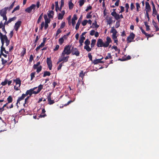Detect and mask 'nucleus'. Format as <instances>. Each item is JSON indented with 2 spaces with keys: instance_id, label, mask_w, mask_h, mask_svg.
Returning a JSON list of instances; mask_svg holds the SVG:
<instances>
[{
  "instance_id": "13",
  "label": "nucleus",
  "mask_w": 159,
  "mask_h": 159,
  "mask_svg": "<svg viewBox=\"0 0 159 159\" xmlns=\"http://www.w3.org/2000/svg\"><path fill=\"white\" fill-rule=\"evenodd\" d=\"M111 15L114 17L116 20H118L120 19V15L117 14L115 11L112 12Z\"/></svg>"
},
{
  "instance_id": "14",
  "label": "nucleus",
  "mask_w": 159,
  "mask_h": 159,
  "mask_svg": "<svg viewBox=\"0 0 159 159\" xmlns=\"http://www.w3.org/2000/svg\"><path fill=\"white\" fill-rule=\"evenodd\" d=\"M151 10V7L149 5V3L148 2H145V11L146 12H149Z\"/></svg>"
},
{
  "instance_id": "26",
  "label": "nucleus",
  "mask_w": 159,
  "mask_h": 159,
  "mask_svg": "<svg viewBox=\"0 0 159 159\" xmlns=\"http://www.w3.org/2000/svg\"><path fill=\"white\" fill-rule=\"evenodd\" d=\"M113 61V60H111V61H110V62L109 63H107L106 65H105V66H101V67H100V69H102L104 67L107 68L108 67L109 64L112 63Z\"/></svg>"
},
{
  "instance_id": "52",
  "label": "nucleus",
  "mask_w": 159,
  "mask_h": 159,
  "mask_svg": "<svg viewBox=\"0 0 159 159\" xmlns=\"http://www.w3.org/2000/svg\"><path fill=\"white\" fill-rule=\"evenodd\" d=\"M92 17L91 15V13H88L86 15V18L87 19L90 18Z\"/></svg>"
},
{
  "instance_id": "58",
  "label": "nucleus",
  "mask_w": 159,
  "mask_h": 159,
  "mask_svg": "<svg viewBox=\"0 0 159 159\" xmlns=\"http://www.w3.org/2000/svg\"><path fill=\"white\" fill-rule=\"evenodd\" d=\"M65 22L62 23L60 27V28L62 29L65 26Z\"/></svg>"
},
{
  "instance_id": "55",
  "label": "nucleus",
  "mask_w": 159,
  "mask_h": 159,
  "mask_svg": "<svg viewBox=\"0 0 159 159\" xmlns=\"http://www.w3.org/2000/svg\"><path fill=\"white\" fill-rule=\"evenodd\" d=\"M42 18V14H41L40 16L39 17L38 21H37V23H39L40 21H41V20Z\"/></svg>"
},
{
  "instance_id": "10",
  "label": "nucleus",
  "mask_w": 159,
  "mask_h": 159,
  "mask_svg": "<svg viewBox=\"0 0 159 159\" xmlns=\"http://www.w3.org/2000/svg\"><path fill=\"white\" fill-rule=\"evenodd\" d=\"M71 52L72 55H75L77 56L80 55V52L76 48H72L71 49Z\"/></svg>"
},
{
  "instance_id": "5",
  "label": "nucleus",
  "mask_w": 159,
  "mask_h": 159,
  "mask_svg": "<svg viewBox=\"0 0 159 159\" xmlns=\"http://www.w3.org/2000/svg\"><path fill=\"white\" fill-rule=\"evenodd\" d=\"M37 87H34L33 89H30L29 90H28L26 91L25 93V95L27 96L28 95H29V96H30L32 94H36L37 93L36 92V90H35L36 89H37Z\"/></svg>"
},
{
  "instance_id": "30",
  "label": "nucleus",
  "mask_w": 159,
  "mask_h": 159,
  "mask_svg": "<svg viewBox=\"0 0 159 159\" xmlns=\"http://www.w3.org/2000/svg\"><path fill=\"white\" fill-rule=\"evenodd\" d=\"M50 74H51L49 72L46 71L44 72V74L43 75V76L45 77L46 76H50Z\"/></svg>"
},
{
  "instance_id": "53",
  "label": "nucleus",
  "mask_w": 159,
  "mask_h": 159,
  "mask_svg": "<svg viewBox=\"0 0 159 159\" xmlns=\"http://www.w3.org/2000/svg\"><path fill=\"white\" fill-rule=\"evenodd\" d=\"M117 36L116 35H112L111 37L113 40L117 39Z\"/></svg>"
},
{
  "instance_id": "63",
  "label": "nucleus",
  "mask_w": 159,
  "mask_h": 159,
  "mask_svg": "<svg viewBox=\"0 0 159 159\" xmlns=\"http://www.w3.org/2000/svg\"><path fill=\"white\" fill-rule=\"evenodd\" d=\"M71 23L72 26H74L75 25V20H71Z\"/></svg>"
},
{
  "instance_id": "18",
  "label": "nucleus",
  "mask_w": 159,
  "mask_h": 159,
  "mask_svg": "<svg viewBox=\"0 0 159 159\" xmlns=\"http://www.w3.org/2000/svg\"><path fill=\"white\" fill-rule=\"evenodd\" d=\"M26 96V95H25V94H23L19 98H18L17 100L16 104H17L20 101L23 100Z\"/></svg>"
},
{
  "instance_id": "11",
  "label": "nucleus",
  "mask_w": 159,
  "mask_h": 159,
  "mask_svg": "<svg viewBox=\"0 0 159 159\" xmlns=\"http://www.w3.org/2000/svg\"><path fill=\"white\" fill-rule=\"evenodd\" d=\"M46 62L49 70L52 69V64L51 58H47Z\"/></svg>"
},
{
  "instance_id": "51",
  "label": "nucleus",
  "mask_w": 159,
  "mask_h": 159,
  "mask_svg": "<svg viewBox=\"0 0 159 159\" xmlns=\"http://www.w3.org/2000/svg\"><path fill=\"white\" fill-rule=\"evenodd\" d=\"M35 73L33 72L31 74L30 76H31V80H32L34 78V75H35Z\"/></svg>"
},
{
  "instance_id": "41",
  "label": "nucleus",
  "mask_w": 159,
  "mask_h": 159,
  "mask_svg": "<svg viewBox=\"0 0 159 159\" xmlns=\"http://www.w3.org/2000/svg\"><path fill=\"white\" fill-rule=\"evenodd\" d=\"M85 39V38L84 36L81 37L79 41V42L83 43L84 40Z\"/></svg>"
},
{
  "instance_id": "23",
  "label": "nucleus",
  "mask_w": 159,
  "mask_h": 159,
  "mask_svg": "<svg viewBox=\"0 0 159 159\" xmlns=\"http://www.w3.org/2000/svg\"><path fill=\"white\" fill-rule=\"evenodd\" d=\"M3 51H4L6 53H8V52L6 51V50L5 49V48L3 47V46H2V45L1 47V53H3Z\"/></svg>"
},
{
  "instance_id": "59",
  "label": "nucleus",
  "mask_w": 159,
  "mask_h": 159,
  "mask_svg": "<svg viewBox=\"0 0 159 159\" xmlns=\"http://www.w3.org/2000/svg\"><path fill=\"white\" fill-rule=\"evenodd\" d=\"M88 57L89 58V59L91 61H92V57L91 55L89 53L88 54Z\"/></svg>"
},
{
  "instance_id": "25",
  "label": "nucleus",
  "mask_w": 159,
  "mask_h": 159,
  "mask_svg": "<svg viewBox=\"0 0 159 159\" xmlns=\"http://www.w3.org/2000/svg\"><path fill=\"white\" fill-rule=\"evenodd\" d=\"M43 85H40L39 86L38 89L37 90H36V92L37 93H38L41 90V89L43 88Z\"/></svg>"
},
{
  "instance_id": "4",
  "label": "nucleus",
  "mask_w": 159,
  "mask_h": 159,
  "mask_svg": "<svg viewBox=\"0 0 159 159\" xmlns=\"http://www.w3.org/2000/svg\"><path fill=\"white\" fill-rule=\"evenodd\" d=\"M13 81L16 83V85L14 86V89L16 90H19V87L21 85V80L19 78H17L14 80Z\"/></svg>"
},
{
  "instance_id": "32",
  "label": "nucleus",
  "mask_w": 159,
  "mask_h": 159,
  "mask_svg": "<svg viewBox=\"0 0 159 159\" xmlns=\"http://www.w3.org/2000/svg\"><path fill=\"white\" fill-rule=\"evenodd\" d=\"M109 58H112V56L111 55V54L110 53H108L107 54V56H106L105 58V59H107Z\"/></svg>"
},
{
  "instance_id": "3",
  "label": "nucleus",
  "mask_w": 159,
  "mask_h": 159,
  "mask_svg": "<svg viewBox=\"0 0 159 159\" xmlns=\"http://www.w3.org/2000/svg\"><path fill=\"white\" fill-rule=\"evenodd\" d=\"M66 55V54L62 53L61 56L59 59L57 63V64H58L62 61H63V62H66L68 61L69 56H65Z\"/></svg>"
},
{
  "instance_id": "49",
  "label": "nucleus",
  "mask_w": 159,
  "mask_h": 159,
  "mask_svg": "<svg viewBox=\"0 0 159 159\" xmlns=\"http://www.w3.org/2000/svg\"><path fill=\"white\" fill-rule=\"evenodd\" d=\"M61 31L60 30V29H58L57 31L56 36H57L58 34H59L60 33H61Z\"/></svg>"
},
{
  "instance_id": "43",
  "label": "nucleus",
  "mask_w": 159,
  "mask_h": 159,
  "mask_svg": "<svg viewBox=\"0 0 159 159\" xmlns=\"http://www.w3.org/2000/svg\"><path fill=\"white\" fill-rule=\"evenodd\" d=\"M36 69H37L36 72L38 73L41 70L42 67L41 66H40L38 67H37V68Z\"/></svg>"
},
{
  "instance_id": "21",
  "label": "nucleus",
  "mask_w": 159,
  "mask_h": 159,
  "mask_svg": "<svg viewBox=\"0 0 159 159\" xmlns=\"http://www.w3.org/2000/svg\"><path fill=\"white\" fill-rule=\"evenodd\" d=\"M110 32L112 33V35H116L117 32L116 30L114 28V27L111 28Z\"/></svg>"
},
{
  "instance_id": "28",
  "label": "nucleus",
  "mask_w": 159,
  "mask_h": 159,
  "mask_svg": "<svg viewBox=\"0 0 159 159\" xmlns=\"http://www.w3.org/2000/svg\"><path fill=\"white\" fill-rule=\"evenodd\" d=\"M96 42V40L95 39H93L91 41V48L93 47L95 44Z\"/></svg>"
},
{
  "instance_id": "20",
  "label": "nucleus",
  "mask_w": 159,
  "mask_h": 159,
  "mask_svg": "<svg viewBox=\"0 0 159 159\" xmlns=\"http://www.w3.org/2000/svg\"><path fill=\"white\" fill-rule=\"evenodd\" d=\"M152 24L154 27L156 28V31L157 32L159 30V28L157 25V23L154 21V20L152 21Z\"/></svg>"
},
{
  "instance_id": "31",
  "label": "nucleus",
  "mask_w": 159,
  "mask_h": 159,
  "mask_svg": "<svg viewBox=\"0 0 159 159\" xmlns=\"http://www.w3.org/2000/svg\"><path fill=\"white\" fill-rule=\"evenodd\" d=\"M16 17H14L12 18H10L7 21V23H9L11 22L12 21H13L16 20Z\"/></svg>"
},
{
  "instance_id": "64",
  "label": "nucleus",
  "mask_w": 159,
  "mask_h": 159,
  "mask_svg": "<svg viewBox=\"0 0 159 159\" xmlns=\"http://www.w3.org/2000/svg\"><path fill=\"white\" fill-rule=\"evenodd\" d=\"M44 22H42L41 25V26L40 27V29L41 30H42L44 26Z\"/></svg>"
},
{
  "instance_id": "60",
  "label": "nucleus",
  "mask_w": 159,
  "mask_h": 159,
  "mask_svg": "<svg viewBox=\"0 0 159 159\" xmlns=\"http://www.w3.org/2000/svg\"><path fill=\"white\" fill-rule=\"evenodd\" d=\"M95 32V31L94 30H91L90 34L91 35H94Z\"/></svg>"
},
{
  "instance_id": "54",
  "label": "nucleus",
  "mask_w": 159,
  "mask_h": 159,
  "mask_svg": "<svg viewBox=\"0 0 159 159\" xmlns=\"http://www.w3.org/2000/svg\"><path fill=\"white\" fill-rule=\"evenodd\" d=\"M77 17L76 15L75 14L73 15V17L72 18L71 20H77Z\"/></svg>"
},
{
  "instance_id": "44",
  "label": "nucleus",
  "mask_w": 159,
  "mask_h": 159,
  "mask_svg": "<svg viewBox=\"0 0 159 159\" xmlns=\"http://www.w3.org/2000/svg\"><path fill=\"white\" fill-rule=\"evenodd\" d=\"M84 44L85 45H89L90 44V41L88 39H86L84 42Z\"/></svg>"
},
{
  "instance_id": "62",
  "label": "nucleus",
  "mask_w": 159,
  "mask_h": 159,
  "mask_svg": "<svg viewBox=\"0 0 159 159\" xmlns=\"http://www.w3.org/2000/svg\"><path fill=\"white\" fill-rule=\"evenodd\" d=\"M14 3H15V2H14L11 4V5H10V6L9 7V10H10L11 9V8H12V7H13L14 5Z\"/></svg>"
},
{
  "instance_id": "57",
  "label": "nucleus",
  "mask_w": 159,
  "mask_h": 159,
  "mask_svg": "<svg viewBox=\"0 0 159 159\" xmlns=\"http://www.w3.org/2000/svg\"><path fill=\"white\" fill-rule=\"evenodd\" d=\"M7 80H5L4 82H2L1 83V84L2 85H5L7 83Z\"/></svg>"
},
{
  "instance_id": "2",
  "label": "nucleus",
  "mask_w": 159,
  "mask_h": 159,
  "mask_svg": "<svg viewBox=\"0 0 159 159\" xmlns=\"http://www.w3.org/2000/svg\"><path fill=\"white\" fill-rule=\"evenodd\" d=\"M0 39L1 40L2 44L3 46L4 41H6V46H7L10 43V41L7 38L6 35H3L2 34L0 33Z\"/></svg>"
},
{
  "instance_id": "29",
  "label": "nucleus",
  "mask_w": 159,
  "mask_h": 159,
  "mask_svg": "<svg viewBox=\"0 0 159 159\" xmlns=\"http://www.w3.org/2000/svg\"><path fill=\"white\" fill-rule=\"evenodd\" d=\"M152 11H153V13H152V15L155 16L156 15H157V11L156 10V8H152Z\"/></svg>"
},
{
  "instance_id": "7",
  "label": "nucleus",
  "mask_w": 159,
  "mask_h": 159,
  "mask_svg": "<svg viewBox=\"0 0 159 159\" xmlns=\"http://www.w3.org/2000/svg\"><path fill=\"white\" fill-rule=\"evenodd\" d=\"M135 35L133 32L130 33L129 35L127 37L126 41L128 43H130L132 41L134 38Z\"/></svg>"
},
{
  "instance_id": "42",
  "label": "nucleus",
  "mask_w": 159,
  "mask_h": 159,
  "mask_svg": "<svg viewBox=\"0 0 159 159\" xmlns=\"http://www.w3.org/2000/svg\"><path fill=\"white\" fill-rule=\"evenodd\" d=\"M64 15H61L60 13H59L58 14V20H61L63 18Z\"/></svg>"
},
{
  "instance_id": "37",
  "label": "nucleus",
  "mask_w": 159,
  "mask_h": 159,
  "mask_svg": "<svg viewBox=\"0 0 159 159\" xmlns=\"http://www.w3.org/2000/svg\"><path fill=\"white\" fill-rule=\"evenodd\" d=\"M120 20H119V21H118L116 22V24L115 26V28H118L119 27V26H120Z\"/></svg>"
},
{
  "instance_id": "1",
  "label": "nucleus",
  "mask_w": 159,
  "mask_h": 159,
  "mask_svg": "<svg viewBox=\"0 0 159 159\" xmlns=\"http://www.w3.org/2000/svg\"><path fill=\"white\" fill-rule=\"evenodd\" d=\"M106 40L107 41L105 43H103L102 40L100 39V47H107L109 46V43L111 42V39L110 37H107Z\"/></svg>"
},
{
  "instance_id": "46",
  "label": "nucleus",
  "mask_w": 159,
  "mask_h": 159,
  "mask_svg": "<svg viewBox=\"0 0 159 159\" xmlns=\"http://www.w3.org/2000/svg\"><path fill=\"white\" fill-rule=\"evenodd\" d=\"M136 10L137 11H139V8H140V6L139 4L138 3H136Z\"/></svg>"
},
{
  "instance_id": "45",
  "label": "nucleus",
  "mask_w": 159,
  "mask_h": 159,
  "mask_svg": "<svg viewBox=\"0 0 159 159\" xmlns=\"http://www.w3.org/2000/svg\"><path fill=\"white\" fill-rule=\"evenodd\" d=\"M88 23V20H84L82 22V24L83 26H85L87 23Z\"/></svg>"
},
{
  "instance_id": "50",
  "label": "nucleus",
  "mask_w": 159,
  "mask_h": 159,
  "mask_svg": "<svg viewBox=\"0 0 159 159\" xmlns=\"http://www.w3.org/2000/svg\"><path fill=\"white\" fill-rule=\"evenodd\" d=\"M30 96H29L27 97L25 99V103L24 104V106L25 107V104H27V101L28 100Z\"/></svg>"
},
{
  "instance_id": "40",
  "label": "nucleus",
  "mask_w": 159,
  "mask_h": 159,
  "mask_svg": "<svg viewBox=\"0 0 159 159\" xmlns=\"http://www.w3.org/2000/svg\"><path fill=\"white\" fill-rule=\"evenodd\" d=\"M40 64V62H38L36 64H34V65L33 67L35 69L37 68V67H38V66Z\"/></svg>"
},
{
  "instance_id": "48",
  "label": "nucleus",
  "mask_w": 159,
  "mask_h": 159,
  "mask_svg": "<svg viewBox=\"0 0 159 159\" xmlns=\"http://www.w3.org/2000/svg\"><path fill=\"white\" fill-rule=\"evenodd\" d=\"M120 11L119 12V13H122L124 11V7L122 6H120Z\"/></svg>"
},
{
  "instance_id": "36",
  "label": "nucleus",
  "mask_w": 159,
  "mask_h": 159,
  "mask_svg": "<svg viewBox=\"0 0 159 159\" xmlns=\"http://www.w3.org/2000/svg\"><path fill=\"white\" fill-rule=\"evenodd\" d=\"M8 103H11L12 102V98L11 96H9L7 98Z\"/></svg>"
},
{
  "instance_id": "34",
  "label": "nucleus",
  "mask_w": 159,
  "mask_h": 159,
  "mask_svg": "<svg viewBox=\"0 0 159 159\" xmlns=\"http://www.w3.org/2000/svg\"><path fill=\"white\" fill-rule=\"evenodd\" d=\"M86 0H80L79 1V5L80 6H82L85 2Z\"/></svg>"
},
{
  "instance_id": "24",
  "label": "nucleus",
  "mask_w": 159,
  "mask_h": 159,
  "mask_svg": "<svg viewBox=\"0 0 159 159\" xmlns=\"http://www.w3.org/2000/svg\"><path fill=\"white\" fill-rule=\"evenodd\" d=\"M84 49H86L88 52H89L91 50V48L89 47V45H85Z\"/></svg>"
},
{
  "instance_id": "38",
  "label": "nucleus",
  "mask_w": 159,
  "mask_h": 159,
  "mask_svg": "<svg viewBox=\"0 0 159 159\" xmlns=\"http://www.w3.org/2000/svg\"><path fill=\"white\" fill-rule=\"evenodd\" d=\"M80 23H81L80 22H77V23H76L75 27V29L76 30H78L79 28Z\"/></svg>"
},
{
  "instance_id": "47",
  "label": "nucleus",
  "mask_w": 159,
  "mask_h": 159,
  "mask_svg": "<svg viewBox=\"0 0 159 159\" xmlns=\"http://www.w3.org/2000/svg\"><path fill=\"white\" fill-rule=\"evenodd\" d=\"M140 29L142 32L145 35H147V33H146L145 31L143 29L142 27H140L139 28Z\"/></svg>"
},
{
  "instance_id": "19",
  "label": "nucleus",
  "mask_w": 159,
  "mask_h": 159,
  "mask_svg": "<svg viewBox=\"0 0 159 159\" xmlns=\"http://www.w3.org/2000/svg\"><path fill=\"white\" fill-rule=\"evenodd\" d=\"M54 12L52 11H49L48 13V16L49 18H52L53 17V16L54 15Z\"/></svg>"
},
{
  "instance_id": "9",
  "label": "nucleus",
  "mask_w": 159,
  "mask_h": 159,
  "mask_svg": "<svg viewBox=\"0 0 159 159\" xmlns=\"http://www.w3.org/2000/svg\"><path fill=\"white\" fill-rule=\"evenodd\" d=\"M21 23V21L19 20L17 21L15 24V25L14 26V29L15 30L17 31L20 27Z\"/></svg>"
},
{
  "instance_id": "39",
  "label": "nucleus",
  "mask_w": 159,
  "mask_h": 159,
  "mask_svg": "<svg viewBox=\"0 0 159 159\" xmlns=\"http://www.w3.org/2000/svg\"><path fill=\"white\" fill-rule=\"evenodd\" d=\"M93 62L94 64H98V63H99V59H95V60H94Z\"/></svg>"
},
{
  "instance_id": "16",
  "label": "nucleus",
  "mask_w": 159,
  "mask_h": 159,
  "mask_svg": "<svg viewBox=\"0 0 159 159\" xmlns=\"http://www.w3.org/2000/svg\"><path fill=\"white\" fill-rule=\"evenodd\" d=\"M112 17L111 16L107 17L106 20L107 24L110 25L111 24L112 22Z\"/></svg>"
},
{
  "instance_id": "17",
  "label": "nucleus",
  "mask_w": 159,
  "mask_h": 159,
  "mask_svg": "<svg viewBox=\"0 0 159 159\" xmlns=\"http://www.w3.org/2000/svg\"><path fill=\"white\" fill-rule=\"evenodd\" d=\"M45 44V40H43V42L40 45H39L38 47H37L36 49V51H38L41 48H42L44 45Z\"/></svg>"
},
{
  "instance_id": "6",
  "label": "nucleus",
  "mask_w": 159,
  "mask_h": 159,
  "mask_svg": "<svg viewBox=\"0 0 159 159\" xmlns=\"http://www.w3.org/2000/svg\"><path fill=\"white\" fill-rule=\"evenodd\" d=\"M71 47L70 45L66 46L62 52V53H64L67 55H68L71 52L70 50Z\"/></svg>"
},
{
  "instance_id": "12",
  "label": "nucleus",
  "mask_w": 159,
  "mask_h": 159,
  "mask_svg": "<svg viewBox=\"0 0 159 159\" xmlns=\"http://www.w3.org/2000/svg\"><path fill=\"white\" fill-rule=\"evenodd\" d=\"M8 7H5L0 11V14L1 16L6 15L7 11L8 9Z\"/></svg>"
},
{
  "instance_id": "27",
  "label": "nucleus",
  "mask_w": 159,
  "mask_h": 159,
  "mask_svg": "<svg viewBox=\"0 0 159 159\" xmlns=\"http://www.w3.org/2000/svg\"><path fill=\"white\" fill-rule=\"evenodd\" d=\"M74 5L73 4L72 2L71 1H70L69 2V7L70 9H71L73 7Z\"/></svg>"
},
{
  "instance_id": "56",
  "label": "nucleus",
  "mask_w": 159,
  "mask_h": 159,
  "mask_svg": "<svg viewBox=\"0 0 159 159\" xmlns=\"http://www.w3.org/2000/svg\"><path fill=\"white\" fill-rule=\"evenodd\" d=\"M134 7H135L134 5V4L133 3H131L130 4V9L131 10H132Z\"/></svg>"
},
{
  "instance_id": "22",
  "label": "nucleus",
  "mask_w": 159,
  "mask_h": 159,
  "mask_svg": "<svg viewBox=\"0 0 159 159\" xmlns=\"http://www.w3.org/2000/svg\"><path fill=\"white\" fill-rule=\"evenodd\" d=\"M44 18L45 20V23L48 24L50 22V20L48 18L46 15H44Z\"/></svg>"
},
{
  "instance_id": "61",
  "label": "nucleus",
  "mask_w": 159,
  "mask_h": 159,
  "mask_svg": "<svg viewBox=\"0 0 159 159\" xmlns=\"http://www.w3.org/2000/svg\"><path fill=\"white\" fill-rule=\"evenodd\" d=\"M2 64L3 65L5 64L7 62V61L6 60H4L2 58Z\"/></svg>"
},
{
  "instance_id": "8",
  "label": "nucleus",
  "mask_w": 159,
  "mask_h": 159,
  "mask_svg": "<svg viewBox=\"0 0 159 159\" xmlns=\"http://www.w3.org/2000/svg\"><path fill=\"white\" fill-rule=\"evenodd\" d=\"M36 7V5L35 4H32L30 7L27 8L25 10V11L28 12L30 13L32 10H34Z\"/></svg>"
},
{
  "instance_id": "33",
  "label": "nucleus",
  "mask_w": 159,
  "mask_h": 159,
  "mask_svg": "<svg viewBox=\"0 0 159 159\" xmlns=\"http://www.w3.org/2000/svg\"><path fill=\"white\" fill-rule=\"evenodd\" d=\"M64 39L63 37L59 39V43L60 45H61L63 43Z\"/></svg>"
},
{
  "instance_id": "35",
  "label": "nucleus",
  "mask_w": 159,
  "mask_h": 159,
  "mask_svg": "<svg viewBox=\"0 0 159 159\" xmlns=\"http://www.w3.org/2000/svg\"><path fill=\"white\" fill-rule=\"evenodd\" d=\"M26 53V49L25 48L23 49V50L21 53V56L22 57L24 56L25 54Z\"/></svg>"
},
{
  "instance_id": "15",
  "label": "nucleus",
  "mask_w": 159,
  "mask_h": 159,
  "mask_svg": "<svg viewBox=\"0 0 159 159\" xmlns=\"http://www.w3.org/2000/svg\"><path fill=\"white\" fill-rule=\"evenodd\" d=\"M52 94V93H49V95H48V104L51 105L54 103V101L53 100H52L51 99V95Z\"/></svg>"
}]
</instances>
